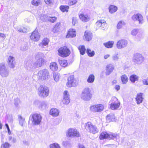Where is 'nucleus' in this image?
<instances>
[{"label":"nucleus","instance_id":"nucleus-42","mask_svg":"<svg viewBox=\"0 0 148 148\" xmlns=\"http://www.w3.org/2000/svg\"><path fill=\"white\" fill-rule=\"evenodd\" d=\"M79 49L81 54L84 55L85 53L86 49L84 46L83 45L79 46Z\"/></svg>","mask_w":148,"mask_h":148},{"label":"nucleus","instance_id":"nucleus-35","mask_svg":"<svg viewBox=\"0 0 148 148\" xmlns=\"http://www.w3.org/2000/svg\"><path fill=\"white\" fill-rule=\"evenodd\" d=\"M17 30L19 32H22L23 33L27 32L29 30V28L27 27H18L17 28Z\"/></svg>","mask_w":148,"mask_h":148},{"label":"nucleus","instance_id":"nucleus-34","mask_svg":"<svg viewBox=\"0 0 148 148\" xmlns=\"http://www.w3.org/2000/svg\"><path fill=\"white\" fill-rule=\"evenodd\" d=\"M69 7L68 5H61L60 7V9L62 12H67L68 11Z\"/></svg>","mask_w":148,"mask_h":148},{"label":"nucleus","instance_id":"nucleus-52","mask_svg":"<svg viewBox=\"0 0 148 148\" xmlns=\"http://www.w3.org/2000/svg\"><path fill=\"white\" fill-rule=\"evenodd\" d=\"M53 77L55 81L57 82L58 81L60 77L59 74L56 73H53Z\"/></svg>","mask_w":148,"mask_h":148},{"label":"nucleus","instance_id":"nucleus-26","mask_svg":"<svg viewBox=\"0 0 148 148\" xmlns=\"http://www.w3.org/2000/svg\"><path fill=\"white\" fill-rule=\"evenodd\" d=\"M37 61L34 63V66L36 67H40L42 65V63L44 62V59H36Z\"/></svg>","mask_w":148,"mask_h":148},{"label":"nucleus","instance_id":"nucleus-11","mask_svg":"<svg viewBox=\"0 0 148 148\" xmlns=\"http://www.w3.org/2000/svg\"><path fill=\"white\" fill-rule=\"evenodd\" d=\"M8 70L5 64L2 63L0 64V74L3 77H6L8 75Z\"/></svg>","mask_w":148,"mask_h":148},{"label":"nucleus","instance_id":"nucleus-17","mask_svg":"<svg viewBox=\"0 0 148 148\" xmlns=\"http://www.w3.org/2000/svg\"><path fill=\"white\" fill-rule=\"evenodd\" d=\"M70 102L69 95L68 92L67 90L65 91L63 93V99L62 102L64 104L68 105Z\"/></svg>","mask_w":148,"mask_h":148},{"label":"nucleus","instance_id":"nucleus-21","mask_svg":"<svg viewBox=\"0 0 148 148\" xmlns=\"http://www.w3.org/2000/svg\"><path fill=\"white\" fill-rule=\"evenodd\" d=\"M80 18L84 22H87L90 19L89 16L84 13H81L79 15Z\"/></svg>","mask_w":148,"mask_h":148},{"label":"nucleus","instance_id":"nucleus-24","mask_svg":"<svg viewBox=\"0 0 148 148\" xmlns=\"http://www.w3.org/2000/svg\"><path fill=\"white\" fill-rule=\"evenodd\" d=\"M84 36L86 40L88 41H89L92 39V34L90 32L86 31L84 33Z\"/></svg>","mask_w":148,"mask_h":148},{"label":"nucleus","instance_id":"nucleus-32","mask_svg":"<svg viewBox=\"0 0 148 148\" xmlns=\"http://www.w3.org/2000/svg\"><path fill=\"white\" fill-rule=\"evenodd\" d=\"M58 62L60 66L62 67H65L67 66L68 63L66 60L64 59H59Z\"/></svg>","mask_w":148,"mask_h":148},{"label":"nucleus","instance_id":"nucleus-5","mask_svg":"<svg viewBox=\"0 0 148 148\" xmlns=\"http://www.w3.org/2000/svg\"><path fill=\"white\" fill-rule=\"evenodd\" d=\"M49 90L45 86L41 85L38 89V94L39 96L42 98L47 97L49 95Z\"/></svg>","mask_w":148,"mask_h":148},{"label":"nucleus","instance_id":"nucleus-1","mask_svg":"<svg viewBox=\"0 0 148 148\" xmlns=\"http://www.w3.org/2000/svg\"><path fill=\"white\" fill-rule=\"evenodd\" d=\"M42 119V117L40 114L34 113L30 115L29 121H31L32 125H37L40 124Z\"/></svg>","mask_w":148,"mask_h":148},{"label":"nucleus","instance_id":"nucleus-16","mask_svg":"<svg viewBox=\"0 0 148 148\" xmlns=\"http://www.w3.org/2000/svg\"><path fill=\"white\" fill-rule=\"evenodd\" d=\"M95 25L98 27H101L103 30H106L108 28V25L104 20H100L99 21H97Z\"/></svg>","mask_w":148,"mask_h":148},{"label":"nucleus","instance_id":"nucleus-39","mask_svg":"<svg viewBox=\"0 0 148 148\" xmlns=\"http://www.w3.org/2000/svg\"><path fill=\"white\" fill-rule=\"evenodd\" d=\"M114 43V42L113 41H110L108 42L104 43L103 45L107 48H110L112 47Z\"/></svg>","mask_w":148,"mask_h":148},{"label":"nucleus","instance_id":"nucleus-58","mask_svg":"<svg viewBox=\"0 0 148 148\" xmlns=\"http://www.w3.org/2000/svg\"><path fill=\"white\" fill-rule=\"evenodd\" d=\"M72 24L73 25H75V24H76L77 23V20L75 18L73 17L72 18Z\"/></svg>","mask_w":148,"mask_h":148},{"label":"nucleus","instance_id":"nucleus-6","mask_svg":"<svg viewBox=\"0 0 148 148\" xmlns=\"http://www.w3.org/2000/svg\"><path fill=\"white\" fill-rule=\"evenodd\" d=\"M110 108L112 110L117 109L120 105V103L118 101V99L115 97H112L109 103Z\"/></svg>","mask_w":148,"mask_h":148},{"label":"nucleus","instance_id":"nucleus-14","mask_svg":"<svg viewBox=\"0 0 148 148\" xmlns=\"http://www.w3.org/2000/svg\"><path fill=\"white\" fill-rule=\"evenodd\" d=\"M79 133L76 130L73 129H69L66 135L68 137H72L79 136Z\"/></svg>","mask_w":148,"mask_h":148},{"label":"nucleus","instance_id":"nucleus-54","mask_svg":"<svg viewBox=\"0 0 148 148\" xmlns=\"http://www.w3.org/2000/svg\"><path fill=\"white\" fill-rule=\"evenodd\" d=\"M140 29H133L131 32V34L133 36H135L138 34V32H139Z\"/></svg>","mask_w":148,"mask_h":148},{"label":"nucleus","instance_id":"nucleus-60","mask_svg":"<svg viewBox=\"0 0 148 148\" xmlns=\"http://www.w3.org/2000/svg\"><path fill=\"white\" fill-rule=\"evenodd\" d=\"M59 27H58V26H57V25H55L52 31L54 32L55 33L57 31H58L59 30Z\"/></svg>","mask_w":148,"mask_h":148},{"label":"nucleus","instance_id":"nucleus-22","mask_svg":"<svg viewBox=\"0 0 148 148\" xmlns=\"http://www.w3.org/2000/svg\"><path fill=\"white\" fill-rule=\"evenodd\" d=\"M76 36V32L75 29H70L69 30L67 35L66 36V38L70 37L73 38Z\"/></svg>","mask_w":148,"mask_h":148},{"label":"nucleus","instance_id":"nucleus-28","mask_svg":"<svg viewBox=\"0 0 148 148\" xmlns=\"http://www.w3.org/2000/svg\"><path fill=\"white\" fill-rule=\"evenodd\" d=\"M18 117L19 124L21 126H23L25 122V118L23 117L20 115H18Z\"/></svg>","mask_w":148,"mask_h":148},{"label":"nucleus","instance_id":"nucleus-23","mask_svg":"<svg viewBox=\"0 0 148 148\" xmlns=\"http://www.w3.org/2000/svg\"><path fill=\"white\" fill-rule=\"evenodd\" d=\"M142 95L143 93H140L137 94L136 98L137 104H139L142 102L143 100Z\"/></svg>","mask_w":148,"mask_h":148},{"label":"nucleus","instance_id":"nucleus-49","mask_svg":"<svg viewBox=\"0 0 148 148\" xmlns=\"http://www.w3.org/2000/svg\"><path fill=\"white\" fill-rule=\"evenodd\" d=\"M44 55L43 53L41 52H38L37 53L36 56V59H43L42 57Z\"/></svg>","mask_w":148,"mask_h":148},{"label":"nucleus","instance_id":"nucleus-63","mask_svg":"<svg viewBox=\"0 0 148 148\" xmlns=\"http://www.w3.org/2000/svg\"><path fill=\"white\" fill-rule=\"evenodd\" d=\"M43 18H44V21H46L47 20V18L49 17V16L46 15H44L42 16Z\"/></svg>","mask_w":148,"mask_h":148},{"label":"nucleus","instance_id":"nucleus-46","mask_svg":"<svg viewBox=\"0 0 148 148\" xmlns=\"http://www.w3.org/2000/svg\"><path fill=\"white\" fill-rule=\"evenodd\" d=\"M49 148H61V147L58 144L54 143L50 145Z\"/></svg>","mask_w":148,"mask_h":148},{"label":"nucleus","instance_id":"nucleus-37","mask_svg":"<svg viewBox=\"0 0 148 148\" xmlns=\"http://www.w3.org/2000/svg\"><path fill=\"white\" fill-rule=\"evenodd\" d=\"M138 79V77L136 75H133L130 76V79L132 83H134Z\"/></svg>","mask_w":148,"mask_h":148},{"label":"nucleus","instance_id":"nucleus-36","mask_svg":"<svg viewBox=\"0 0 148 148\" xmlns=\"http://www.w3.org/2000/svg\"><path fill=\"white\" fill-rule=\"evenodd\" d=\"M62 145L66 148H70L71 147V144L69 141H63L62 143Z\"/></svg>","mask_w":148,"mask_h":148},{"label":"nucleus","instance_id":"nucleus-64","mask_svg":"<svg viewBox=\"0 0 148 148\" xmlns=\"http://www.w3.org/2000/svg\"><path fill=\"white\" fill-rule=\"evenodd\" d=\"M78 148H85V147L83 145L79 144L78 145Z\"/></svg>","mask_w":148,"mask_h":148},{"label":"nucleus","instance_id":"nucleus-20","mask_svg":"<svg viewBox=\"0 0 148 148\" xmlns=\"http://www.w3.org/2000/svg\"><path fill=\"white\" fill-rule=\"evenodd\" d=\"M114 69V66L112 64L108 65L106 68V75H109L113 71Z\"/></svg>","mask_w":148,"mask_h":148},{"label":"nucleus","instance_id":"nucleus-62","mask_svg":"<svg viewBox=\"0 0 148 148\" xmlns=\"http://www.w3.org/2000/svg\"><path fill=\"white\" fill-rule=\"evenodd\" d=\"M11 139H12V141L13 143H15L16 141V139L14 137L13 138L12 136H10V140Z\"/></svg>","mask_w":148,"mask_h":148},{"label":"nucleus","instance_id":"nucleus-18","mask_svg":"<svg viewBox=\"0 0 148 148\" xmlns=\"http://www.w3.org/2000/svg\"><path fill=\"white\" fill-rule=\"evenodd\" d=\"M40 37V35L36 29L32 33V34L30 37V39L34 41H38Z\"/></svg>","mask_w":148,"mask_h":148},{"label":"nucleus","instance_id":"nucleus-13","mask_svg":"<svg viewBox=\"0 0 148 148\" xmlns=\"http://www.w3.org/2000/svg\"><path fill=\"white\" fill-rule=\"evenodd\" d=\"M34 104L40 109L45 110L47 108V104L45 101H40L38 100H35L34 102Z\"/></svg>","mask_w":148,"mask_h":148},{"label":"nucleus","instance_id":"nucleus-10","mask_svg":"<svg viewBox=\"0 0 148 148\" xmlns=\"http://www.w3.org/2000/svg\"><path fill=\"white\" fill-rule=\"evenodd\" d=\"M144 59V58L142 54L139 53H136L134 54L133 61L135 64H138L142 63Z\"/></svg>","mask_w":148,"mask_h":148},{"label":"nucleus","instance_id":"nucleus-29","mask_svg":"<svg viewBox=\"0 0 148 148\" xmlns=\"http://www.w3.org/2000/svg\"><path fill=\"white\" fill-rule=\"evenodd\" d=\"M50 68L52 71H57L58 69L57 63L53 62L51 63L50 64Z\"/></svg>","mask_w":148,"mask_h":148},{"label":"nucleus","instance_id":"nucleus-27","mask_svg":"<svg viewBox=\"0 0 148 148\" xmlns=\"http://www.w3.org/2000/svg\"><path fill=\"white\" fill-rule=\"evenodd\" d=\"M16 64L15 58L12 56H10V68H13Z\"/></svg>","mask_w":148,"mask_h":148},{"label":"nucleus","instance_id":"nucleus-12","mask_svg":"<svg viewBox=\"0 0 148 148\" xmlns=\"http://www.w3.org/2000/svg\"><path fill=\"white\" fill-rule=\"evenodd\" d=\"M132 19L134 22H138L140 24H142L143 23V17L140 13H137L133 15L132 17Z\"/></svg>","mask_w":148,"mask_h":148},{"label":"nucleus","instance_id":"nucleus-61","mask_svg":"<svg viewBox=\"0 0 148 148\" xmlns=\"http://www.w3.org/2000/svg\"><path fill=\"white\" fill-rule=\"evenodd\" d=\"M45 1L46 4H47L51 5L53 4L52 1L51 0H45Z\"/></svg>","mask_w":148,"mask_h":148},{"label":"nucleus","instance_id":"nucleus-31","mask_svg":"<svg viewBox=\"0 0 148 148\" xmlns=\"http://www.w3.org/2000/svg\"><path fill=\"white\" fill-rule=\"evenodd\" d=\"M115 116L114 114H111L108 115L106 116L107 121L110 122L111 121H113L115 119Z\"/></svg>","mask_w":148,"mask_h":148},{"label":"nucleus","instance_id":"nucleus-44","mask_svg":"<svg viewBox=\"0 0 148 148\" xmlns=\"http://www.w3.org/2000/svg\"><path fill=\"white\" fill-rule=\"evenodd\" d=\"M125 23L123 21H120L118 23L117 25V28L118 29H120L123 26L125 25Z\"/></svg>","mask_w":148,"mask_h":148},{"label":"nucleus","instance_id":"nucleus-56","mask_svg":"<svg viewBox=\"0 0 148 148\" xmlns=\"http://www.w3.org/2000/svg\"><path fill=\"white\" fill-rule=\"evenodd\" d=\"M9 145L8 143L5 142L1 145V148H8Z\"/></svg>","mask_w":148,"mask_h":148},{"label":"nucleus","instance_id":"nucleus-48","mask_svg":"<svg viewBox=\"0 0 148 148\" xmlns=\"http://www.w3.org/2000/svg\"><path fill=\"white\" fill-rule=\"evenodd\" d=\"M40 1L39 0H33L31 1L32 4L34 6H38L40 4Z\"/></svg>","mask_w":148,"mask_h":148},{"label":"nucleus","instance_id":"nucleus-41","mask_svg":"<svg viewBox=\"0 0 148 148\" xmlns=\"http://www.w3.org/2000/svg\"><path fill=\"white\" fill-rule=\"evenodd\" d=\"M86 53H87L88 55L90 57H92L93 56H94L95 54L94 51H92L90 49H87Z\"/></svg>","mask_w":148,"mask_h":148},{"label":"nucleus","instance_id":"nucleus-9","mask_svg":"<svg viewBox=\"0 0 148 148\" xmlns=\"http://www.w3.org/2000/svg\"><path fill=\"white\" fill-rule=\"evenodd\" d=\"M58 52L59 53V55L63 57H67L70 53V50L66 47L60 48L58 50Z\"/></svg>","mask_w":148,"mask_h":148},{"label":"nucleus","instance_id":"nucleus-53","mask_svg":"<svg viewBox=\"0 0 148 148\" xmlns=\"http://www.w3.org/2000/svg\"><path fill=\"white\" fill-rule=\"evenodd\" d=\"M77 2V0H69L68 4L70 5H73Z\"/></svg>","mask_w":148,"mask_h":148},{"label":"nucleus","instance_id":"nucleus-50","mask_svg":"<svg viewBox=\"0 0 148 148\" xmlns=\"http://www.w3.org/2000/svg\"><path fill=\"white\" fill-rule=\"evenodd\" d=\"M57 19V18L56 17H49L47 18V20L48 21H50L52 23H54Z\"/></svg>","mask_w":148,"mask_h":148},{"label":"nucleus","instance_id":"nucleus-38","mask_svg":"<svg viewBox=\"0 0 148 148\" xmlns=\"http://www.w3.org/2000/svg\"><path fill=\"white\" fill-rule=\"evenodd\" d=\"M95 77L94 75L93 74L90 75L87 79V81L88 83H92L95 80Z\"/></svg>","mask_w":148,"mask_h":148},{"label":"nucleus","instance_id":"nucleus-55","mask_svg":"<svg viewBox=\"0 0 148 148\" xmlns=\"http://www.w3.org/2000/svg\"><path fill=\"white\" fill-rule=\"evenodd\" d=\"M112 58L114 61H117L119 58V54L117 53L113 55L112 57Z\"/></svg>","mask_w":148,"mask_h":148},{"label":"nucleus","instance_id":"nucleus-7","mask_svg":"<svg viewBox=\"0 0 148 148\" xmlns=\"http://www.w3.org/2000/svg\"><path fill=\"white\" fill-rule=\"evenodd\" d=\"M68 82L66 83L67 87H71L77 86L78 84L77 80L75 78L73 75H71L68 78Z\"/></svg>","mask_w":148,"mask_h":148},{"label":"nucleus","instance_id":"nucleus-4","mask_svg":"<svg viewBox=\"0 0 148 148\" xmlns=\"http://www.w3.org/2000/svg\"><path fill=\"white\" fill-rule=\"evenodd\" d=\"M85 128L87 131L93 134L97 133L99 132L97 127L90 122H88L85 124Z\"/></svg>","mask_w":148,"mask_h":148},{"label":"nucleus","instance_id":"nucleus-3","mask_svg":"<svg viewBox=\"0 0 148 148\" xmlns=\"http://www.w3.org/2000/svg\"><path fill=\"white\" fill-rule=\"evenodd\" d=\"M90 92L91 90L88 88H84L83 90L81 95V99L85 101L90 100L92 96Z\"/></svg>","mask_w":148,"mask_h":148},{"label":"nucleus","instance_id":"nucleus-19","mask_svg":"<svg viewBox=\"0 0 148 148\" xmlns=\"http://www.w3.org/2000/svg\"><path fill=\"white\" fill-rule=\"evenodd\" d=\"M25 67L29 71L31 70L34 68H36L34 66V63L33 64L31 60L27 61L25 63Z\"/></svg>","mask_w":148,"mask_h":148},{"label":"nucleus","instance_id":"nucleus-51","mask_svg":"<svg viewBox=\"0 0 148 148\" xmlns=\"http://www.w3.org/2000/svg\"><path fill=\"white\" fill-rule=\"evenodd\" d=\"M98 108H97V112H100L102 111L104 109V107L103 105L99 104H98Z\"/></svg>","mask_w":148,"mask_h":148},{"label":"nucleus","instance_id":"nucleus-30","mask_svg":"<svg viewBox=\"0 0 148 148\" xmlns=\"http://www.w3.org/2000/svg\"><path fill=\"white\" fill-rule=\"evenodd\" d=\"M49 41V40L47 38H45L39 45L40 47L43 48L44 46H46L48 45Z\"/></svg>","mask_w":148,"mask_h":148},{"label":"nucleus","instance_id":"nucleus-40","mask_svg":"<svg viewBox=\"0 0 148 148\" xmlns=\"http://www.w3.org/2000/svg\"><path fill=\"white\" fill-rule=\"evenodd\" d=\"M121 79L123 84H126L128 81V78L126 75H124L122 76Z\"/></svg>","mask_w":148,"mask_h":148},{"label":"nucleus","instance_id":"nucleus-45","mask_svg":"<svg viewBox=\"0 0 148 148\" xmlns=\"http://www.w3.org/2000/svg\"><path fill=\"white\" fill-rule=\"evenodd\" d=\"M98 105L92 106L90 107V110L92 112H97V108H98Z\"/></svg>","mask_w":148,"mask_h":148},{"label":"nucleus","instance_id":"nucleus-43","mask_svg":"<svg viewBox=\"0 0 148 148\" xmlns=\"http://www.w3.org/2000/svg\"><path fill=\"white\" fill-rule=\"evenodd\" d=\"M144 33L143 32H142L140 29L138 32L137 36L138 39L140 40V39L143 38L144 36Z\"/></svg>","mask_w":148,"mask_h":148},{"label":"nucleus","instance_id":"nucleus-59","mask_svg":"<svg viewBox=\"0 0 148 148\" xmlns=\"http://www.w3.org/2000/svg\"><path fill=\"white\" fill-rule=\"evenodd\" d=\"M143 83L144 85H148V79H143L142 80Z\"/></svg>","mask_w":148,"mask_h":148},{"label":"nucleus","instance_id":"nucleus-33","mask_svg":"<svg viewBox=\"0 0 148 148\" xmlns=\"http://www.w3.org/2000/svg\"><path fill=\"white\" fill-rule=\"evenodd\" d=\"M109 11L111 13H113L117 10V7L114 5H110L109 7Z\"/></svg>","mask_w":148,"mask_h":148},{"label":"nucleus","instance_id":"nucleus-25","mask_svg":"<svg viewBox=\"0 0 148 148\" xmlns=\"http://www.w3.org/2000/svg\"><path fill=\"white\" fill-rule=\"evenodd\" d=\"M59 112L58 110L56 108L51 109L50 111V114L53 116H56L58 115Z\"/></svg>","mask_w":148,"mask_h":148},{"label":"nucleus","instance_id":"nucleus-15","mask_svg":"<svg viewBox=\"0 0 148 148\" xmlns=\"http://www.w3.org/2000/svg\"><path fill=\"white\" fill-rule=\"evenodd\" d=\"M128 42L126 40L121 39L118 41L116 44V47L119 49H121L126 47Z\"/></svg>","mask_w":148,"mask_h":148},{"label":"nucleus","instance_id":"nucleus-57","mask_svg":"<svg viewBox=\"0 0 148 148\" xmlns=\"http://www.w3.org/2000/svg\"><path fill=\"white\" fill-rule=\"evenodd\" d=\"M20 102V101L19 99L17 98L14 100V104L16 107H18Z\"/></svg>","mask_w":148,"mask_h":148},{"label":"nucleus","instance_id":"nucleus-8","mask_svg":"<svg viewBox=\"0 0 148 148\" xmlns=\"http://www.w3.org/2000/svg\"><path fill=\"white\" fill-rule=\"evenodd\" d=\"M49 77V72L47 69L40 70L38 73V78L42 80L47 79Z\"/></svg>","mask_w":148,"mask_h":148},{"label":"nucleus","instance_id":"nucleus-2","mask_svg":"<svg viewBox=\"0 0 148 148\" xmlns=\"http://www.w3.org/2000/svg\"><path fill=\"white\" fill-rule=\"evenodd\" d=\"M99 138L101 140L110 138L117 140L119 139V134L111 133L109 134L106 132H103L100 134Z\"/></svg>","mask_w":148,"mask_h":148},{"label":"nucleus","instance_id":"nucleus-47","mask_svg":"<svg viewBox=\"0 0 148 148\" xmlns=\"http://www.w3.org/2000/svg\"><path fill=\"white\" fill-rule=\"evenodd\" d=\"M28 48V45L27 43L22 45L20 47V49L22 51H25L27 50Z\"/></svg>","mask_w":148,"mask_h":148}]
</instances>
